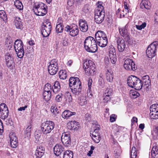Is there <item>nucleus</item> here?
I'll return each instance as SVG.
<instances>
[{
	"mask_svg": "<svg viewBox=\"0 0 158 158\" xmlns=\"http://www.w3.org/2000/svg\"><path fill=\"white\" fill-rule=\"evenodd\" d=\"M124 68L127 70H135L137 69L135 63L130 59H127L124 61Z\"/></svg>",
	"mask_w": 158,
	"mask_h": 158,
	"instance_id": "13",
	"label": "nucleus"
},
{
	"mask_svg": "<svg viewBox=\"0 0 158 158\" xmlns=\"http://www.w3.org/2000/svg\"><path fill=\"white\" fill-rule=\"evenodd\" d=\"M0 18L4 21L6 19L7 17L6 14L4 10H0Z\"/></svg>",
	"mask_w": 158,
	"mask_h": 158,
	"instance_id": "50",
	"label": "nucleus"
},
{
	"mask_svg": "<svg viewBox=\"0 0 158 158\" xmlns=\"http://www.w3.org/2000/svg\"><path fill=\"white\" fill-rule=\"evenodd\" d=\"M152 134L154 139H158V127H156L153 129Z\"/></svg>",
	"mask_w": 158,
	"mask_h": 158,
	"instance_id": "38",
	"label": "nucleus"
},
{
	"mask_svg": "<svg viewBox=\"0 0 158 158\" xmlns=\"http://www.w3.org/2000/svg\"><path fill=\"white\" fill-rule=\"evenodd\" d=\"M103 96V102H107L110 101V96Z\"/></svg>",
	"mask_w": 158,
	"mask_h": 158,
	"instance_id": "60",
	"label": "nucleus"
},
{
	"mask_svg": "<svg viewBox=\"0 0 158 158\" xmlns=\"http://www.w3.org/2000/svg\"><path fill=\"white\" fill-rule=\"evenodd\" d=\"M108 56L111 62L114 64L117 61L116 52L115 48L112 45L109 47Z\"/></svg>",
	"mask_w": 158,
	"mask_h": 158,
	"instance_id": "11",
	"label": "nucleus"
},
{
	"mask_svg": "<svg viewBox=\"0 0 158 158\" xmlns=\"http://www.w3.org/2000/svg\"><path fill=\"white\" fill-rule=\"evenodd\" d=\"M51 111L53 115H54L55 116L59 113V111L57 109L56 105L54 104H52L51 106Z\"/></svg>",
	"mask_w": 158,
	"mask_h": 158,
	"instance_id": "40",
	"label": "nucleus"
},
{
	"mask_svg": "<svg viewBox=\"0 0 158 158\" xmlns=\"http://www.w3.org/2000/svg\"><path fill=\"white\" fill-rule=\"evenodd\" d=\"M51 92L43 91V97L44 99L46 101L49 100L51 96Z\"/></svg>",
	"mask_w": 158,
	"mask_h": 158,
	"instance_id": "34",
	"label": "nucleus"
},
{
	"mask_svg": "<svg viewBox=\"0 0 158 158\" xmlns=\"http://www.w3.org/2000/svg\"><path fill=\"white\" fill-rule=\"evenodd\" d=\"M131 158H136L137 156V152L131 153Z\"/></svg>",
	"mask_w": 158,
	"mask_h": 158,
	"instance_id": "64",
	"label": "nucleus"
},
{
	"mask_svg": "<svg viewBox=\"0 0 158 158\" xmlns=\"http://www.w3.org/2000/svg\"><path fill=\"white\" fill-rule=\"evenodd\" d=\"M116 42L118 51L123 52L126 47L124 40L122 38H118L116 40Z\"/></svg>",
	"mask_w": 158,
	"mask_h": 158,
	"instance_id": "19",
	"label": "nucleus"
},
{
	"mask_svg": "<svg viewBox=\"0 0 158 158\" xmlns=\"http://www.w3.org/2000/svg\"><path fill=\"white\" fill-rule=\"evenodd\" d=\"M116 116L115 114H111L110 117V121L111 122L115 121L116 119Z\"/></svg>",
	"mask_w": 158,
	"mask_h": 158,
	"instance_id": "59",
	"label": "nucleus"
},
{
	"mask_svg": "<svg viewBox=\"0 0 158 158\" xmlns=\"http://www.w3.org/2000/svg\"><path fill=\"white\" fill-rule=\"evenodd\" d=\"M53 149L54 154L57 156H59L64 151V148L63 146L58 144L55 145Z\"/></svg>",
	"mask_w": 158,
	"mask_h": 158,
	"instance_id": "22",
	"label": "nucleus"
},
{
	"mask_svg": "<svg viewBox=\"0 0 158 158\" xmlns=\"http://www.w3.org/2000/svg\"><path fill=\"white\" fill-rule=\"evenodd\" d=\"M142 87L143 88V85L141 82V81L138 78L133 88H134L136 90H140Z\"/></svg>",
	"mask_w": 158,
	"mask_h": 158,
	"instance_id": "32",
	"label": "nucleus"
},
{
	"mask_svg": "<svg viewBox=\"0 0 158 158\" xmlns=\"http://www.w3.org/2000/svg\"><path fill=\"white\" fill-rule=\"evenodd\" d=\"M14 22L15 25L17 28L20 29L22 28V23L21 22V20L19 17H16Z\"/></svg>",
	"mask_w": 158,
	"mask_h": 158,
	"instance_id": "30",
	"label": "nucleus"
},
{
	"mask_svg": "<svg viewBox=\"0 0 158 158\" xmlns=\"http://www.w3.org/2000/svg\"><path fill=\"white\" fill-rule=\"evenodd\" d=\"M112 90L111 89H106L104 92L103 96H110L111 95Z\"/></svg>",
	"mask_w": 158,
	"mask_h": 158,
	"instance_id": "54",
	"label": "nucleus"
},
{
	"mask_svg": "<svg viewBox=\"0 0 158 158\" xmlns=\"http://www.w3.org/2000/svg\"><path fill=\"white\" fill-rule=\"evenodd\" d=\"M64 30L72 37L77 35L79 32L78 27L75 24L73 25H67L65 28Z\"/></svg>",
	"mask_w": 158,
	"mask_h": 158,
	"instance_id": "8",
	"label": "nucleus"
},
{
	"mask_svg": "<svg viewBox=\"0 0 158 158\" xmlns=\"http://www.w3.org/2000/svg\"><path fill=\"white\" fill-rule=\"evenodd\" d=\"M15 7L19 10H23V6L22 2L19 0H16L14 2Z\"/></svg>",
	"mask_w": 158,
	"mask_h": 158,
	"instance_id": "37",
	"label": "nucleus"
},
{
	"mask_svg": "<svg viewBox=\"0 0 158 158\" xmlns=\"http://www.w3.org/2000/svg\"><path fill=\"white\" fill-rule=\"evenodd\" d=\"M127 27L126 25L121 28H118L119 31L120 35L123 37L127 41L130 39V34L127 30Z\"/></svg>",
	"mask_w": 158,
	"mask_h": 158,
	"instance_id": "17",
	"label": "nucleus"
},
{
	"mask_svg": "<svg viewBox=\"0 0 158 158\" xmlns=\"http://www.w3.org/2000/svg\"><path fill=\"white\" fill-rule=\"evenodd\" d=\"M77 124L78 123H77L75 121H71L70 123H69L68 125L69 126H70V129L75 130H77V127L75 126L78 125Z\"/></svg>",
	"mask_w": 158,
	"mask_h": 158,
	"instance_id": "41",
	"label": "nucleus"
},
{
	"mask_svg": "<svg viewBox=\"0 0 158 158\" xmlns=\"http://www.w3.org/2000/svg\"><path fill=\"white\" fill-rule=\"evenodd\" d=\"M106 37H107L106 34L104 31H98L95 35L96 39H100L99 38L101 39V38L103 39Z\"/></svg>",
	"mask_w": 158,
	"mask_h": 158,
	"instance_id": "29",
	"label": "nucleus"
},
{
	"mask_svg": "<svg viewBox=\"0 0 158 158\" xmlns=\"http://www.w3.org/2000/svg\"><path fill=\"white\" fill-rule=\"evenodd\" d=\"M33 10L35 14L38 16H44L47 13L44 4L42 2L36 3L33 6Z\"/></svg>",
	"mask_w": 158,
	"mask_h": 158,
	"instance_id": "4",
	"label": "nucleus"
},
{
	"mask_svg": "<svg viewBox=\"0 0 158 158\" xmlns=\"http://www.w3.org/2000/svg\"><path fill=\"white\" fill-rule=\"evenodd\" d=\"M9 115V110L6 104L2 103L0 105V117L3 119L7 118Z\"/></svg>",
	"mask_w": 158,
	"mask_h": 158,
	"instance_id": "14",
	"label": "nucleus"
},
{
	"mask_svg": "<svg viewBox=\"0 0 158 158\" xmlns=\"http://www.w3.org/2000/svg\"><path fill=\"white\" fill-rule=\"evenodd\" d=\"M109 109L106 108V111L105 112V113L104 114L105 117H108V116L109 115Z\"/></svg>",
	"mask_w": 158,
	"mask_h": 158,
	"instance_id": "63",
	"label": "nucleus"
},
{
	"mask_svg": "<svg viewBox=\"0 0 158 158\" xmlns=\"http://www.w3.org/2000/svg\"><path fill=\"white\" fill-rule=\"evenodd\" d=\"M140 6L142 9L144 8L148 10L150 9L151 7L150 3L148 0H143L140 4Z\"/></svg>",
	"mask_w": 158,
	"mask_h": 158,
	"instance_id": "27",
	"label": "nucleus"
},
{
	"mask_svg": "<svg viewBox=\"0 0 158 158\" xmlns=\"http://www.w3.org/2000/svg\"><path fill=\"white\" fill-rule=\"evenodd\" d=\"M63 97V95L62 93H60L57 95L55 98V100L57 102H60L62 100Z\"/></svg>",
	"mask_w": 158,
	"mask_h": 158,
	"instance_id": "51",
	"label": "nucleus"
},
{
	"mask_svg": "<svg viewBox=\"0 0 158 158\" xmlns=\"http://www.w3.org/2000/svg\"><path fill=\"white\" fill-rule=\"evenodd\" d=\"M121 151L120 148H117L115 149L114 151V154L115 156H118L120 155Z\"/></svg>",
	"mask_w": 158,
	"mask_h": 158,
	"instance_id": "56",
	"label": "nucleus"
},
{
	"mask_svg": "<svg viewBox=\"0 0 158 158\" xmlns=\"http://www.w3.org/2000/svg\"><path fill=\"white\" fill-rule=\"evenodd\" d=\"M75 114V112H71L69 110H65L63 112L62 116L64 118L67 119L69 117Z\"/></svg>",
	"mask_w": 158,
	"mask_h": 158,
	"instance_id": "26",
	"label": "nucleus"
},
{
	"mask_svg": "<svg viewBox=\"0 0 158 158\" xmlns=\"http://www.w3.org/2000/svg\"><path fill=\"white\" fill-rule=\"evenodd\" d=\"M51 23L47 21L42 27L41 32L44 37H47L49 36L51 30Z\"/></svg>",
	"mask_w": 158,
	"mask_h": 158,
	"instance_id": "10",
	"label": "nucleus"
},
{
	"mask_svg": "<svg viewBox=\"0 0 158 158\" xmlns=\"http://www.w3.org/2000/svg\"><path fill=\"white\" fill-rule=\"evenodd\" d=\"M100 39H96L97 44L101 47H104L106 46L108 42L107 37L103 39L99 38Z\"/></svg>",
	"mask_w": 158,
	"mask_h": 158,
	"instance_id": "24",
	"label": "nucleus"
},
{
	"mask_svg": "<svg viewBox=\"0 0 158 158\" xmlns=\"http://www.w3.org/2000/svg\"><path fill=\"white\" fill-rule=\"evenodd\" d=\"M158 48V41H155L149 45L147 50L146 53L149 58H152L156 55V52Z\"/></svg>",
	"mask_w": 158,
	"mask_h": 158,
	"instance_id": "6",
	"label": "nucleus"
},
{
	"mask_svg": "<svg viewBox=\"0 0 158 158\" xmlns=\"http://www.w3.org/2000/svg\"><path fill=\"white\" fill-rule=\"evenodd\" d=\"M90 136L92 137L93 141L96 143H99L101 139V137L100 135H97V136L94 135V136H92L91 135Z\"/></svg>",
	"mask_w": 158,
	"mask_h": 158,
	"instance_id": "47",
	"label": "nucleus"
},
{
	"mask_svg": "<svg viewBox=\"0 0 158 158\" xmlns=\"http://www.w3.org/2000/svg\"><path fill=\"white\" fill-rule=\"evenodd\" d=\"M34 135L35 138L37 142L41 140V133H40L36 131Z\"/></svg>",
	"mask_w": 158,
	"mask_h": 158,
	"instance_id": "49",
	"label": "nucleus"
},
{
	"mask_svg": "<svg viewBox=\"0 0 158 158\" xmlns=\"http://www.w3.org/2000/svg\"><path fill=\"white\" fill-rule=\"evenodd\" d=\"M83 67L88 76L94 75L95 72V65L91 60H87L83 63Z\"/></svg>",
	"mask_w": 158,
	"mask_h": 158,
	"instance_id": "3",
	"label": "nucleus"
},
{
	"mask_svg": "<svg viewBox=\"0 0 158 158\" xmlns=\"http://www.w3.org/2000/svg\"><path fill=\"white\" fill-rule=\"evenodd\" d=\"M17 56L19 58H22L24 53V49H21L20 50H15Z\"/></svg>",
	"mask_w": 158,
	"mask_h": 158,
	"instance_id": "42",
	"label": "nucleus"
},
{
	"mask_svg": "<svg viewBox=\"0 0 158 158\" xmlns=\"http://www.w3.org/2000/svg\"><path fill=\"white\" fill-rule=\"evenodd\" d=\"M61 43L64 46H67L68 45V40L66 38H64L62 41Z\"/></svg>",
	"mask_w": 158,
	"mask_h": 158,
	"instance_id": "58",
	"label": "nucleus"
},
{
	"mask_svg": "<svg viewBox=\"0 0 158 158\" xmlns=\"http://www.w3.org/2000/svg\"><path fill=\"white\" fill-rule=\"evenodd\" d=\"M65 98L66 101L68 102H71L72 100V98L71 94L68 92H66L65 95Z\"/></svg>",
	"mask_w": 158,
	"mask_h": 158,
	"instance_id": "43",
	"label": "nucleus"
},
{
	"mask_svg": "<svg viewBox=\"0 0 158 158\" xmlns=\"http://www.w3.org/2000/svg\"><path fill=\"white\" fill-rule=\"evenodd\" d=\"M158 153V149L157 148L156 146H154L153 147L151 154L152 155L154 156H156V154Z\"/></svg>",
	"mask_w": 158,
	"mask_h": 158,
	"instance_id": "53",
	"label": "nucleus"
},
{
	"mask_svg": "<svg viewBox=\"0 0 158 158\" xmlns=\"http://www.w3.org/2000/svg\"><path fill=\"white\" fill-rule=\"evenodd\" d=\"M45 152V148L43 146H38L35 151V155L36 158H41L44 155Z\"/></svg>",
	"mask_w": 158,
	"mask_h": 158,
	"instance_id": "20",
	"label": "nucleus"
},
{
	"mask_svg": "<svg viewBox=\"0 0 158 158\" xmlns=\"http://www.w3.org/2000/svg\"><path fill=\"white\" fill-rule=\"evenodd\" d=\"M92 80L91 79H89L88 81V86L89 89H91V85L92 84Z\"/></svg>",
	"mask_w": 158,
	"mask_h": 158,
	"instance_id": "61",
	"label": "nucleus"
},
{
	"mask_svg": "<svg viewBox=\"0 0 158 158\" xmlns=\"http://www.w3.org/2000/svg\"><path fill=\"white\" fill-rule=\"evenodd\" d=\"M138 79V78L134 76L131 75L129 76L127 80V83L128 86L131 87L133 88Z\"/></svg>",
	"mask_w": 158,
	"mask_h": 158,
	"instance_id": "21",
	"label": "nucleus"
},
{
	"mask_svg": "<svg viewBox=\"0 0 158 158\" xmlns=\"http://www.w3.org/2000/svg\"><path fill=\"white\" fill-rule=\"evenodd\" d=\"M105 11L96 10L94 14V20L96 23L100 24L104 21L105 17Z\"/></svg>",
	"mask_w": 158,
	"mask_h": 158,
	"instance_id": "9",
	"label": "nucleus"
},
{
	"mask_svg": "<svg viewBox=\"0 0 158 158\" xmlns=\"http://www.w3.org/2000/svg\"><path fill=\"white\" fill-rule=\"evenodd\" d=\"M73 153L72 151L67 150L64 152L63 158H73Z\"/></svg>",
	"mask_w": 158,
	"mask_h": 158,
	"instance_id": "35",
	"label": "nucleus"
},
{
	"mask_svg": "<svg viewBox=\"0 0 158 158\" xmlns=\"http://www.w3.org/2000/svg\"><path fill=\"white\" fill-rule=\"evenodd\" d=\"M10 144L11 147L13 148H15L17 147L18 145V140H13L10 141Z\"/></svg>",
	"mask_w": 158,
	"mask_h": 158,
	"instance_id": "52",
	"label": "nucleus"
},
{
	"mask_svg": "<svg viewBox=\"0 0 158 158\" xmlns=\"http://www.w3.org/2000/svg\"><path fill=\"white\" fill-rule=\"evenodd\" d=\"M61 141L65 147H70L71 143L70 135L68 132L63 133L61 136Z\"/></svg>",
	"mask_w": 158,
	"mask_h": 158,
	"instance_id": "12",
	"label": "nucleus"
},
{
	"mask_svg": "<svg viewBox=\"0 0 158 158\" xmlns=\"http://www.w3.org/2000/svg\"><path fill=\"white\" fill-rule=\"evenodd\" d=\"M69 85L72 93L75 97L78 96L81 90V83L77 77H71L69 79Z\"/></svg>",
	"mask_w": 158,
	"mask_h": 158,
	"instance_id": "1",
	"label": "nucleus"
},
{
	"mask_svg": "<svg viewBox=\"0 0 158 158\" xmlns=\"http://www.w3.org/2000/svg\"><path fill=\"white\" fill-rule=\"evenodd\" d=\"M14 48L15 50L23 48V44L21 40L18 39L15 41Z\"/></svg>",
	"mask_w": 158,
	"mask_h": 158,
	"instance_id": "25",
	"label": "nucleus"
},
{
	"mask_svg": "<svg viewBox=\"0 0 158 158\" xmlns=\"http://www.w3.org/2000/svg\"><path fill=\"white\" fill-rule=\"evenodd\" d=\"M150 115L153 119L158 118V104H155L152 105L150 107Z\"/></svg>",
	"mask_w": 158,
	"mask_h": 158,
	"instance_id": "15",
	"label": "nucleus"
},
{
	"mask_svg": "<svg viewBox=\"0 0 158 158\" xmlns=\"http://www.w3.org/2000/svg\"><path fill=\"white\" fill-rule=\"evenodd\" d=\"M84 45L85 49L89 52H95L98 49L96 41L91 36H89L85 38Z\"/></svg>",
	"mask_w": 158,
	"mask_h": 158,
	"instance_id": "2",
	"label": "nucleus"
},
{
	"mask_svg": "<svg viewBox=\"0 0 158 158\" xmlns=\"http://www.w3.org/2000/svg\"><path fill=\"white\" fill-rule=\"evenodd\" d=\"M146 25V23L144 22L140 25H136V26L137 29L139 30H141L142 29L144 28Z\"/></svg>",
	"mask_w": 158,
	"mask_h": 158,
	"instance_id": "57",
	"label": "nucleus"
},
{
	"mask_svg": "<svg viewBox=\"0 0 158 158\" xmlns=\"http://www.w3.org/2000/svg\"><path fill=\"white\" fill-rule=\"evenodd\" d=\"M79 103L81 106H83L86 104L87 103V100L85 97L83 96L79 98Z\"/></svg>",
	"mask_w": 158,
	"mask_h": 158,
	"instance_id": "39",
	"label": "nucleus"
},
{
	"mask_svg": "<svg viewBox=\"0 0 158 158\" xmlns=\"http://www.w3.org/2000/svg\"><path fill=\"white\" fill-rule=\"evenodd\" d=\"M131 97L133 98H135L139 96V94L135 91H131L130 93Z\"/></svg>",
	"mask_w": 158,
	"mask_h": 158,
	"instance_id": "45",
	"label": "nucleus"
},
{
	"mask_svg": "<svg viewBox=\"0 0 158 158\" xmlns=\"http://www.w3.org/2000/svg\"><path fill=\"white\" fill-rule=\"evenodd\" d=\"M53 92L56 94L59 92L60 90V86L58 81H56L52 87Z\"/></svg>",
	"mask_w": 158,
	"mask_h": 158,
	"instance_id": "28",
	"label": "nucleus"
},
{
	"mask_svg": "<svg viewBox=\"0 0 158 158\" xmlns=\"http://www.w3.org/2000/svg\"><path fill=\"white\" fill-rule=\"evenodd\" d=\"M59 78L63 80L65 79L67 77L66 72L65 70H60L59 72Z\"/></svg>",
	"mask_w": 158,
	"mask_h": 158,
	"instance_id": "36",
	"label": "nucleus"
},
{
	"mask_svg": "<svg viewBox=\"0 0 158 158\" xmlns=\"http://www.w3.org/2000/svg\"><path fill=\"white\" fill-rule=\"evenodd\" d=\"M58 70V62L55 59L52 60L48 67L49 73L52 75H55Z\"/></svg>",
	"mask_w": 158,
	"mask_h": 158,
	"instance_id": "7",
	"label": "nucleus"
},
{
	"mask_svg": "<svg viewBox=\"0 0 158 158\" xmlns=\"http://www.w3.org/2000/svg\"><path fill=\"white\" fill-rule=\"evenodd\" d=\"M106 78L107 81L111 82L113 81V77L112 75V72L111 70H108L106 73Z\"/></svg>",
	"mask_w": 158,
	"mask_h": 158,
	"instance_id": "31",
	"label": "nucleus"
},
{
	"mask_svg": "<svg viewBox=\"0 0 158 158\" xmlns=\"http://www.w3.org/2000/svg\"><path fill=\"white\" fill-rule=\"evenodd\" d=\"M102 2L98 1V9H97V10H100V11H104V7L102 5Z\"/></svg>",
	"mask_w": 158,
	"mask_h": 158,
	"instance_id": "55",
	"label": "nucleus"
},
{
	"mask_svg": "<svg viewBox=\"0 0 158 158\" xmlns=\"http://www.w3.org/2000/svg\"><path fill=\"white\" fill-rule=\"evenodd\" d=\"M80 29L83 32H85L88 29V26L87 22L85 20L80 19L79 21Z\"/></svg>",
	"mask_w": 158,
	"mask_h": 158,
	"instance_id": "23",
	"label": "nucleus"
},
{
	"mask_svg": "<svg viewBox=\"0 0 158 158\" xmlns=\"http://www.w3.org/2000/svg\"><path fill=\"white\" fill-rule=\"evenodd\" d=\"M32 129L31 125H29L26 128L25 133V138H27V139H29L30 138L31 134V131Z\"/></svg>",
	"mask_w": 158,
	"mask_h": 158,
	"instance_id": "33",
	"label": "nucleus"
},
{
	"mask_svg": "<svg viewBox=\"0 0 158 158\" xmlns=\"http://www.w3.org/2000/svg\"><path fill=\"white\" fill-rule=\"evenodd\" d=\"M5 60L6 64L7 67L11 68L13 67V65L14 64L13 58L11 57L10 54L8 53H6L5 56Z\"/></svg>",
	"mask_w": 158,
	"mask_h": 158,
	"instance_id": "18",
	"label": "nucleus"
},
{
	"mask_svg": "<svg viewBox=\"0 0 158 158\" xmlns=\"http://www.w3.org/2000/svg\"><path fill=\"white\" fill-rule=\"evenodd\" d=\"M141 82L143 85V88L146 90H149L151 85V81L149 76L148 75L144 76L142 77Z\"/></svg>",
	"mask_w": 158,
	"mask_h": 158,
	"instance_id": "16",
	"label": "nucleus"
},
{
	"mask_svg": "<svg viewBox=\"0 0 158 158\" xmlns=\"http://www.w3.org/2000/svg\"><path fill=\"white\" fill-rule=\"evenodd\" d=\"M9 137L10 139V141L18 139L17 138L15 134L13 132H11L10 133Z\"/></svg>",
	"mask_w": 158,
	"mask_h": 158,
	"instance_id": "48",
	"label": "nucleus"
},
{
	"mask_svg": "<svg viewBox=\"0 0 158 158\" xmlns=\"http://www.w3.org/2000/svg\"><path fill=\"white\" fill-rule=\"evenodd\" d=\"M63 30V26L62 24H58L56 27V31L57 33H61Z\"/></svg>",
	"mask_w": 158,
	"mask_h": 158,
	"instance_id": "44",
	"label": "nucleus"
},
{
	"mask_svg": "<svg viewBox=\"0 0 158 158\" xmlns=\"http://www.w3.org/2000/svg\"><path fill=\"white\" fill-rule=\"evenodd\" d=\"M99 127L100 126L98 125L96 126V128L94 130V131L93 132L99 133V131L100 130Z\"/></svg>",
	"mask_w": 158,
	"mask_h": 158,
	"instance_id": "62",
	"label": "nucleus"
},
{
	"mask_svg": "<svg viewBox=\"0 0 158 158\" xmlns=\"http://www.w3.org/2000/svg\"><path fill=\"white\" fill-rule=\"evenodd\" d=\"M55 124L52 121H47L42 123L41 126V129L44 134L51 133L54 128Z\"/></svg>",
	"mask_w": 158,
	"mask_h": 158,
	"instance_id": "5",
	"label": "nucleus"
},
{
	"mask_svg": "<svg viewBox=\"0 0 158 158\" xmlns=\"http://www.w3.org/2000/svg\"><path fill=\"white\" fill-rule=\"evenodd\" d=\"M52 87L50 83H47L44 86V91L51 92Z\"/></svg>",
	"mask_w": 158,
	"mask_h": 158,
	"instance_id": "46",
	"label": "nucleus"
}]
</instances>
